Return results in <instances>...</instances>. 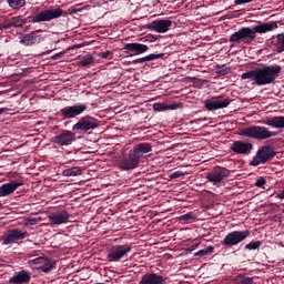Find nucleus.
<instances>
[{"mask_svg": "<svg viewBox=\"0 0 284 284\" xmlns=\"http://www.w3.org/2000/svg\"><path fill=\"white\" fill-rule=\"evenodd\" d=\"M281 74L280 65H268L242 73L241 78L246 81H254L255 85H270Z\"/></svg>", "mask_w": 284, "mask_h": 284, "instance_id": "nucleus-1", "label": "nucleus"}, {"mask_svg": "<svg viewBox=\"0 0 284 284\" xmlns=\"http://www.w3.org/2000/svg\"><path fill=\"white\" fill-rule=\"evenodd\" d=\"M277 28L278 23H276V21L257 24L253 28L243 27L239 31L231 34L230 43H240L245 39L254 41V39H256V34H265L266 32H272Z\"/></svg>", "mask_w": 284, "mask_h": 284, "instance_id": "nucleus-2", "label": "nucleus"}, {"mask_svg": "<svg viewBox=\"0 0 284 284\" xmlns=\"http://www.w3.org/2000/svg\"><path fill=\"white\" fill-rule=\"evenodd\" d=\"M65 11L59 7L49 8L29 17V23H45L54 21V19H61V17H65Z\"/></svg>", "mask_w": 284, "mask_h": 284, "instance_id": "nucleus-3", "label": "nucleus"}, {"mask_svg": "<svg viewBox=\"0 0 284 284\" xmlns=\"http://www.w3.org/2000/svg\"><path fill=\"white\" fill-rule=\"evenodd\" d=\"M239 134L240 136H246V139H255V141H266V139L276 136L277 133L265 126L254 125L242 129Z\"/></svg>", "mask_w": 284, "mask_h": 284, "instance_id": "nucleus-4", "label": "nucleus"}, {"mask_svg": "<svg viewBox=\"0 0 284 284\" xmlns=\"http://www.w3.org/2000/svg\"><path fill=\"white\" fill-rule=\"evenodd\" d=\"M276 156V151L272 149V146L263 145L261 146L253 159L250 161V165L252 168H258V165H265L270 161V159H274Z\"/></svg>", "mask_w": 284, "mask_h": 284, "instance_id": "nucleus-5", "label": "nucleus"}, {"mask_svg": "<svg viewBox=\"0 0 284 284\" xmlns=\"http://www.w3.org/2000/svg\"><path fill=\"white\" fill-rule=\"evenodd\" d=\"M230 176V170L225 168H217L209 172L205 176L209 183H212L215 187H221L227 183Z\"/></svg>", "mask_w": 284, "mask_h": 284, "instance_id": "nucleus-6", "label": "nucleus"}, {"mask_svg": "<svg viewBox=\"0 0 284 284\" xmlns=\"http://www.w3.org/2000/svg\"><path fill=\"white\" fill-rule=\"evenodd\" d=\"M29 265L30 267H33V270H38L40 272H44V274H48V272H52V270L57 267V261L40 256L30 260Z\"/></svg>", "mask_w": 284, "mask_h": 284, "instance_id": "nucleus-7", "label": "nucleus"}, {"mask_svg": "<svg viewBox=\"0 0 284 284\" xmlns=\"http://www.w3.org/2000/svg\"><path fill=\"white\" fill-rule=\"evenodd\" d=\"M250 236V231L244 230V231H233L230 232L224 240L222 241V245L224 247H234L239 245L240 243H243L245 239Z\"/></svg>", "mask_w": 284, "mask_h": 284, "instance_id": "nucleus-8", "label": "nucleus"}, {"mask_svg": "<svg viewBox=\"0 0 284 284\" xmlns=\"http://www.w3.org/2000/svg\"><path fill=\"white\" fill-rule=\"evenodd\" d=\"M132 252V246L130 244L124 245H113L109 254L106 256L109 263H119L121 258H124V256H128Z\"/></svg>", "mask_w": 284, "mask_h": 284, "instance_id": "nucleus-9", "label": "nucleus"}, {"mask_svg": "<svg viewBox=\"0 0 284 284\" xmlns=\"http://www.w3.org/2000/svg\"><path fill=\"white\" fill-rule=\"evenodd\" d=\"M85 110H88V104L85 103L64 106L60 110V116H63V119H77V116H81Z\"/></svg>", "mask_w": 284, "mask_h": 284, "instance_id": "nucleus-10", "label": "nucleus"}, {"mask_svg": "<svg viewBox=\"0 0 284 284\" xmlns=\"http://www.w3.org/2000/svg\"><path fill=\"white\" fill-rule=\"evenodd\" d=\"M99 128V121L90 115L82 116L73 126V131L90 132V130H97Z\"/></svg>", "mask_w": 284, "mask_h": 284, "instance_id": "nucleus-11", "label": "nucleus"}, {"mask_svg": "<svg viewBox=\"0 0 284 284\" xmlns=\"http://www.w3.org/2000/svg\"><path fill=\"white\" fill-rule=\"evenodd\" d=\"M75 140H77V134H74V132L72 131L65 130L62 133L55 136H52L51 143H53V145L68 146V145H72V143H74Z\"/></svg>", "mask_w": 284, "mask_h": 284, "instance_id": "nucleus-12", "label": "nucleus"}, {"mask_svg": "<svg viewBox=\"0 0 284 284\" xmlns=\"http://www.w3.org/2000/svg\"><path fill=\"white\" fill-rule=\"evenodd\" d=\"M139 163H141V160L135 155V153L130 150L128 153V156L123 158L120 163L119 168L120 170L130 171V170H136L139 168Z\"/></svg>", "mask_w": 284, "mask_h": 284, "instance_id": "nucleus-13", "label": "nucleus"}, {"mask_svg": "<svg viewBox=\"0 0 284 284\" xmlns=\"http://www.w3.org/2000/svg\"><path fill=\"white\" fill-rule=\"evenodd\" d=\"M28 232L21 231V229H12L9 230L4 240V245H12L13 243H19V241H23V239H28Z\"/></svg>", "mask_w": 284, "mask_h": 284, "instance_id": "nucleus-14", "label": "nucleus"}, {"mask_svg": "<svg viewBox=\"0 0 284 284\" xmlns=\"http://www.w3.org/2000/svg\"><path fill=\"white\" fill-rule=\"evenodd\" d=\"M232 152L235 154H252V150H254V144H252L247 140H240V141H234L231 145Z\"/></svg>", "mask_w": 284, "mask_h": 284, "instance_id": "nucleus-15", "label": "nucleus"}, {"mask_svg": "<svg viewBox=\"0 0 284 284\" xmlns=\"http://www.w3.org/2000/svg\"><path fill=\"white\" fill-rule=\"evenodd\" d=\"M38 32H43L42 29H38L36 31H31L29 33L23 34L20 40L19 43L21 45H24L26 48H30L32 45H37V43L41 42V36L37 34Z\"/></svg>", "mask_w": 284, "mask_h": 284, "instance_id": "nucleus-16", "label": "nucleus"}, {"mask_svg": "<svg viewBox=\"0 0 284 284\" xmlns=\"http://www.w3.org/2000/svg\"><path fill=\"white\" fill-rule=\"evenodd\" d=\"M70 216L68 210H62L50 214L48 219L50 225H65V223H70Z\"/></svg>", "mask_w": 284, "mask_h": 284, "instance_id": "nucleus-17", "label": "nucleus"}, {"mask_svg": "<svg viewBox=\"0 0 284 284\" xmlns=\"http://www.w3.org/2000/svg\"><path fill=\"white\" fill-rule=\"evenodd\" d=\"M149 30L153 32H159L160 34H165L172 28V20H154L148 24Z\"/></svg>", "mask_w": 284, "mask_h": 284, "instance_id": "nucleus-18", "label": "nucleus"}, {"mask_svg": "<svg viewBox=\"0 0 284 284\" xmlns=\"http://www.w3.org/2000/svg\"><path fill=\"white\" fill-rule=\"evenodd\" d=\"M32 281V273L26 270L18 271L9 278L11 284H28Z\"/></svg>", "mask_w": 284, "mask_h": 284, "instance_id": "nucleus-19", "label": "nucleus"}, {"mask_svg": "<svg viewBox=\"0 0 284 284\" xmlns=\"http://www.w3.org/2000/svg\"><path fill=\"white\" fill-rule=\"evenodd\" d=\"M131 151L134 152L136 158L141 161L145 154H150V152H152V144L148 142L138 143Z\"/></svg>", "mask_w": 284, "mask_h": 284, "instance_id": "nucleus-20", "label": "nucleus"}, {"mask_svg": "<svg viewBox=\"0 0 284 284\" xmlns=\"http://www.w3.org/2000/svg\"><path fill=\"white\" fill-rule=\"evenodd\" d=\"M232 103V100L226 99V100H216V101H205L204 102V108L209 110V112H214L215 110H223V108H227Z\"/></svg>", "mask_w": 284, "mask_h": 284, "instance_id": "nucleus-21", "label": "nucleus"}, {"mask_svg": "<svg viewBox=\"0 0 284 284\" xmlns=\"http://www.w3.org/2000/svg\"><path fill=\"white\" fill-rule=\"evenodd\" d=\"M23 183L11 181L9 183L2 184L0 186V196H10V194H14L18 187H21Z\"/></svg>", "mask_w": 284, "mask_h": 284, "instance_id": "nucleus-22", "label": "nucleus"}, {"mask_svg": "<svg viewBox=\"0 0 284 284\" xmlns=\"http://www.w3.org/2000/svg\"><path fill=\"white\" fill-rule=\"evenodd\" d=\"M125 50H129V52H134V54H145L150 48L146 44L139 43V42H132L125 44Z\"/></svg>", "mask_w": 284, "mask_h": 284, "instance_id": "nucleus-23", "label": "nucleus"}, {"mask_svg": "<svg viewBox=\"0 0 284 284\" xmlns=\"http://www.w3.org/2000/svg\"><path fill=\"white\" fill-rule=\"evenodd\" d=\"M264 125H268L270 128H274L275 130H283L284 128V116H273L267 118L263 121Z\"/></svg>", "mask_w": 284, "mask_h": 284, "instance_id": "nucleus-24", "label": "nucleus"}, {"mask_svg": "<svg viewBox=\"0 0 284 284\" xmlns=\"http://www.w3.org/2000/svg\"><path fill=\"white\" fill-rule=\"evenodd\" d=\"M197 216L194 214V212H189L186 214L180 215L178 217V221L181 223H195Z\"/></svg>", "mask_w": 284, "mask_h": 284, "instance_id": "nucleus-25", "label": "nucleus"}, {"mask_svg": "<svg viewBox=\"0 0 284 284\" xmlns=\"http://www.w3.org/2000/svg\"><path fill=\"white\" fill-rule=\"evenodd\" d=\"M10 19H11V26H13V28H23V26L28 23V20L23 18V16L12 17Z\"/></svg>", "mask_w": 284, "mask_h": 284, "instance_id": "nucleus-26", "label": "nucleus"}, {"mask_svg": "<svg viewBox=\"0 0 284 284\" xmlns=\"http://www.w3.org/2000/svg\"><path fill=\"white\" fill-rule=\"evenodd\" d=\"M92 63H94V57L87 54L79 60L78 65H80V68H88V65H92Z\"/></svg>", "mask_w": 284, "mask_h": 284, "instance_id": "nucleus-27", "label": "nucleus"}, {"mask_svg": "<svg viewBox=\"0 0 284 284\" xmlns=\"http://www.w3.org/2000/svg\"><path fill=\"white\" fill-rule=\"evenodd\" d=\"M63 176H81V168L73 166L71 169H65L62 171Z\"/></svg>", "mask_w": 284, "mask_h": 284, "instance_id": "nucleus-28", "label": "nucleus"}, {"mask_svg": "<svg viewBox=\"0 0 284 284\" xmlns=\"http://www.w3.org/2000/svg\"><path fill=\"white\" fill-rule=\"evenodd\" d=\"M9 8L12 10H19V8H23L26 6V0H7Z\"/></svg>", "mask_w": 284, "mask_h": 284, "instance_id": "nucleus-29", "label": "nucleus"}, {"mask_svg": "<svg viewBox=\"0 0 284 284\" xmlns=\"http://www.w3.org/2000/svg\"><path fill=\"white\" fill-rule=\"evenodd\" d=\"M277 42H276V52L281 54V52H284V33H280L276 37Z\"/></svg>", "mask_w": 284, "mask_h": 284, "instance_id": "nucleus-30", "label": "nucleus"}, {"mask_svg": "<svg viewBox=\"0 0 284 284\" xmlns=\"http://www.w3.org/2000/svg\"><path fill=\"white\" fill-rule=\"evenodd\" d=\"M214 252V246H207L204 250H200L199 252L194 253V256L197 258H203V256H207V254H212Z\"/></svg>", "mask_w": 284, "mask_h": 284, "instance_id": "nucleus-31", "label": "nucleus"}, {"mask_svg": "<svg viewBox=\"0 0 284 284\" xmlns=\"http://www.w3.org/2000/svg\"><path fill=\"white\" fill-rule=\"evenodd\" d=\"M253 281H254V278H252V277H245V276H243V275H237V276H235V278H234V283H235V284H252Z\"/></svg>", "mask_w": 284, "mask_h": 284, "instance_id": "nucleus-32", "label": "nucleus"}, {"mask_svg": "<svg viewBox=\"0 0 284 284\" xmlns=\"http://www.w3.org/2000/svg\"><path fill=\"white\" fill-rule=\"evenodd\" d=\"M261 245H263V242L261 241L250 242L248 244H245V250H248V252H254V250H258Z\"/></svg>", "mask_w": 284, "mask_h": 284, "instance_id": "nucleus-33", "label": "nucleus"}, {"mask_svg": "<svg viewBox=\"0 0 284 284\" xmlns=\"http://www.w3.org/2000/svg\"><path fill=\"white\" fill-rule=\"evenodd\" d=\"M165 53H151L145 55L146 61H156V59H163Z\"/></svg>", "mask_w": 284, "mask_h": 284, "instance_id": "nucleus-34", "label": "nucleus"}, {"mask_svg": "<svg viewBox=\"0 0 284 284\" xmlns=\"http://www.w3.org/2000/svg\"><path fill=\"white\" fill-rule=\"evenodd\" d=\"M153 110H154V112H165V110H168V104L154 103Z\"/></svg>", "mask_w": 284, "mask_h": 284, "instance_id": "nucleus-35", "label": "nucleus"}, {"mask_svg": "<svg viewBox=\"0 0 284 284\" xmlns=\"http://www.w3.org/2000/svg\"><path fill=\"white\" fill-rule=\"evenodd\" d=\"M265 183H266L265 178H260L255 182V187H263V185H265Z\"/></svg>", "mask_w": 284, "mask_h": 284, "instance_id": "nucleus-36", "label": "nucleus"}, {"mask_svg": "<svg viewBox=\"0 0 284 284\" xmlns=\"http://www.w3.org/2000/svg\"><path fill=\"white\" fill-rule=\"evenodd\" d=\"M181 176H184V173L181 171H176L171 174V179H181Z\"/></svg>", "mask_w": 284, "mask_h": 284, "instance_id": "nucleus-37", "label": "nucleus"}, {"mask_svg": "<svg viewBox=\"0 0 284 284\" xmlns=\"http://www.w3.org/2000/svg\"><path fill=\"white\" fill-rule=\"evenodd\" d=\"M254 0H235V6H243V3H252Z\"/></svg>", "mask_w": 284, "mask_h": 284, "instance_id": "nucleus-38", "label": "nucleus"}, {"mask_svg": "<svg viewBox=\"0 0 284 284\" xmlns=\"http://www.w3.org/2000/svg\"><path fill=\"white\" fill-rule=\"evenodd\" d=\"M63 54H65V51L53 54L51 57V59H53V61H57V59H61V57H63Z\"/></svg>", "mask_w": 284, "mask_h": 284, "instance_id": "nucleus-39", "label": "nucleus"}, {"mask_svg": "<svg viewBox=\"0 0 284 284\" xmlns=\"http://www.w3.org/2000/svg\"><path fill=\"white\" fill-rule=\"evenodd\" d=\"M181 108V104H169L166 105V110H179Z\"/></svg>", "mask_w": 284, "mask_h": 284, "instance_id": "nucleus-40", "label": "nucleus"}, {"mask_svg": "<svg viewBox=\"0 0 284 284\" xmlns=\"http://www.w3.org/2000/svg\"><path fill=\"white\" fill-rule=\"evenodd\" d=\"M10 28H14L13 24H12V20L9 19L6 23H4V29L6 30H10Z\"/></svg>", "mask_w": 284, "mask_h": 284, "instance_id": "nucleus-41", "label": "nucleus"}, {"mask_svg": "<svg viewBox=\"0 0 284 284\" xmlns=\"http://www.w3.org/2000/svg\"><path fill=\"white\" fill-rule=\"evenodd\" d=\"M145 61H148V60L145 59V57H143V58H139V59L133 60L132 63L133 64L145 63Z\"/></svg>", "mask_w": 284, "mask_h": 284, "instance_id": "nucleus-42", "label": "nucleus"}, {"mask_svg": "<svg viewBox=\"0 0 284 284\" xmlns=\"http://www.w3.org/2000/svg\"><path fill=\"white\" fill-rule=\"evenodd\" d=\"M112 51H105L101 53V59H108V57H111Z\"/></svg>", "mask_w": 284, "mask_h": 284, "instance_id": "nucleus-43", "label": "nucleus"}, {"mask_svg": "<svg viewBox=\"0 0 284 284\" xmlns=\"http://www.w3.org/2000/svg\"><path fill=\"white\" fill-rule=\"evenodd\" d=\"M196 247H199V244H192L191 246H189L186 248L187 252H194V250H196Z\"/></svg>", "mask_w": 284, "mask_h": 284, "instance_id": "nucleus-44", "label": "nucleus"}, {"mask_svg": "<svg viewBox=\"0 0 284 284\" xmlns=\"http://www.w3.org/2000/svg\"><path fill=\"white\" fill-rule=\"evenodd\" d=\"M277 199H280V201H284V187L283 190L276 195Z\"/></svg>", "mask_w": 284, "mask_h": 284, "instance_id": "nucleus-45", "label": "nucleus"}, {"mask_svg": "<svg viewBox=\"0 0 284 284\" xmlns=\"http://www.w3.org/2000/svg\"><path fill=\"white\" fill-rule=\"evenodd\" d=\"M156 39H159V38H158V37L152 36V37H151L150 42H151V43H154V41H156Z\"/></svg>", "mask_w": 284, "mask_h": 284, "instance_id": "nucleus-46", "label": "nucleus"}, {"mask_svg": "<svg viewBox=\"0 0 284 284\" xmlns=\"http://www.w3.org/2000/svg\"><path fill=\"white\" fill-rule=\"evenodd\" d=\"M3 112H6V109L0 108V116H1V114H3Z\"/></svg>", "mask_w": 284, "mask_h": 284, "instance_id": "nucleus-47", "label": "nucleus"}, {"mask_svg": "<svg viewBox=\"0 0 284 284\" xmlns=\"http://www.w3.org/2000/svg\"><path fill=\"white\" fill-rule=\"evenodd\" d=\"M74 12H77L75 10L71 11L70 14H74Z\"/></svg>", "mask_w": 284, "mask_h": 284, "instance_id": "nucleus-48", "label": "nucleus"}, {"mask_svg": "<svg viewBox=\"0 0 284 284\" xmlns=\"http://www.w3.org/2000/svg\"><path fill=\"white\" fill-rule=\"evenodd\" d=\"M1 207H3V204H2L1 201H0V210H1Z\"/></svg>", "mask_w": 284, "mask_h": 284, "instance_id": "nucleus-49", "label": "nucleus"}]
</instances>
